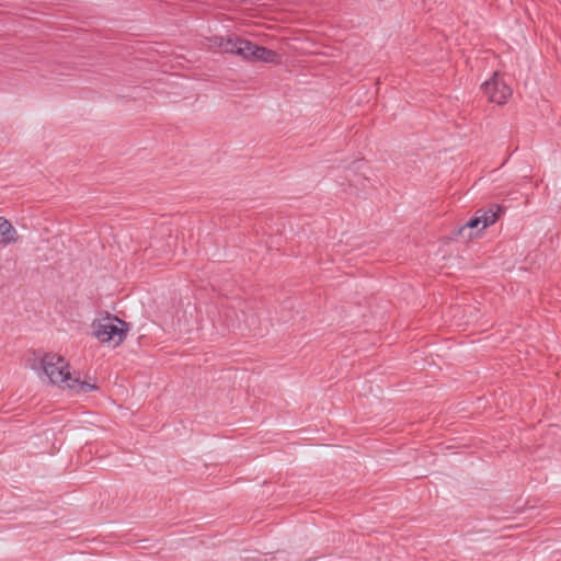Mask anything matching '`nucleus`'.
Returning <instances> with one entry per match:
<instances>
[{"mask_svg":"<svg viewBox=\"0 0 561 561\" xmlns=\"http://www.w3.org/2000/svg\"><path fill=\"white\" fill-rule=\"evenodd\" d=\"M497 215L492 209L478 210L474 216L458 229V236L465 241L479 238L482 232L495 224Z\"/></svg>","mask_w":561,"mask_h":561,"instance_id":"3","label":"nucleus"},{"mask_svg":"<svg viewBox=\"0 0 561 561\" xmlns=\"http://www.w3.org/2000/svg\"><path fill=\"white\" fill-rule=\"evenodd\" d=\"M128 332L129 324L113 314L98 317L91 323V335L112 348L119 346Z\"/></svg>","mask_w":561,"mask_h":561,"instance_id":"2","label":"nucleus"},{"mask_svg":"<svg viewBox=\"0 0 561 561\" xmlns=\"http://www.w3.org/2000/svg\"><path fill=\"white\" fill-rule=\"evenodd\" d=\"M20 238L16 228L5 217L0 216V247L15 244Z\"/></svg>","mask_w":561,"mask_h":561,"instance_id":"6","label":"nucleus"},{"mask_svg":"<svg viewBox=\"0 0 561 561\" xmlns=\"http://www.w3.org/2000/svg\"><path fill=\"white\" fill-rule=\"evenodd\" d=\"M484 95L490 102L504 104L512 95V89L500 78L497 73L482 84Z\"/></svg>","mask_w":561,"mask_h":561,"instance_id":"4","label":"nucleus"},{"mask_svg":"<svg viewBox=\"0 0 561 561\" xmlns=\"http://www.w3.org/2000/svg\"><path fill=\"white\" fill-rule=\"evenodd\" d=\"M219 47L231 54H237L248 60H253L256 45L241 38H220Z\"/></svg>","mask_w":561,"mask_h":561,"instance_id":"5","label":"nucleus"},{"mask_svg":"<svg viewBox=\"0 0 561 561\" xmlns=\"http://www.w3.org/2000/svg\"><path fill=\"white\" fill-rule=\"evenodd\" d=\"M30 367L38 373L43 381L75 394H87L99 389L91 377L81 379L73 374L69 362L58 353H35L30 360Z\"/></svg>","mask_w":561,"mask_h":561,"instance_id":"1","label":"nucleus"},{"mask_svg":"<svg viewBox=\"0 0 561 561\" xmlns=\"http://www.w3.org/2000/svg\"><path fill=\"white\" fill-rule=\"evenodd\" d=\"M253 60L272 62V64L280 62V58L275 51L267 49L265 47H262V46H257V45L254 49Z\"/></svg>","mask_w":561,"mask_h":561,"instance_id":"7","label":"nucleus"}]
</instances>
